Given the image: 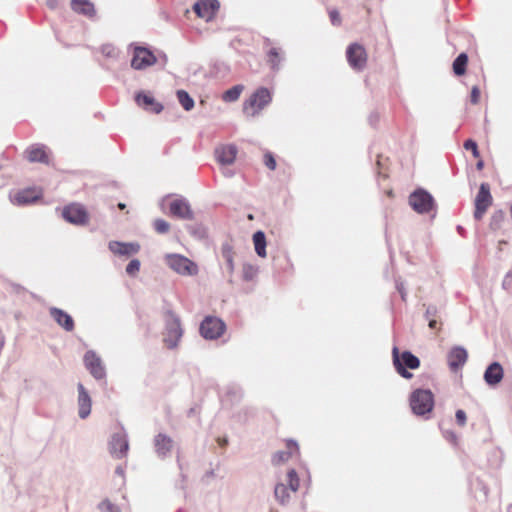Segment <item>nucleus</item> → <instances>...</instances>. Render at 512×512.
Wrapping results in <instances>:
<instances>
[{
  "mask_svg": "<svg viewBox=\"0 0 512 512\" xmlns=\"http://www.w3.org/2000/svg\"><path fill=\"white\" fill-rule=\"evenodd\" d=\"M182 336L183 329L180 318L172 310H167L165 313V332L163 339L165 345L169 349L176 348Z\"/></svg>",
  "mask_w": 512,
  "mask_h": 512,
  "instance_id": "f257e3e1",
  "label": "nucleus"
},
{
  "mask_svg": "<svg viewBox=\"0 0 512 512\" xmlns=\"http://www.w3.org/2000/svg\"><path fill=\"white\" fill-rule=\"evenodd\" d=\"M393 364L396 371L405 379L412 378V373L408 369L414 370L420 366V360L410 351L399 352L395 346L392 350Z\"/></svg>",
  "mask_w": 512,
  "mask_h": 512,
  "instance_id": "f03ea898",
  "label": "nucleus"
},
{
  "mask_svg": "<svg viewBox=\"0 0 512 512\" xmlns=\"http://www.w3.org/2000/svg\"><path fill=\"white\" fill-rule=\"evenodd\" d=\"M409 205L418 214H436V202L434 197L425 189L418 188L414 190L408 198Z\"/></svg>",
  "mask_w": 512,
  "mask_h": 512,
  "instance_id": "7ed1b4c3",
  "label": "nucleus"
},
{
  "mask_svg": "<svg viewBox=\"0 0 512 512\" xmlns=\"http://www.w3.org/2000/svg\"><path fill=\"white\" fill-rule=\"evenodd\" d=\"M410 406L416 415L430 413L434 406V396L430 390L417 389L410 396Z\"/></svg>",
  "mask_w": 512,
  "mask_h": 512,
  "instance_id": "20e7f679",
  "label": "nucleus"
},
{
  "mask_svg": "<svg viewBox=\"0 0 512 512\" xmlns=\"http://www.w3.org/2000/svg\"><path fill=\"white\" fill-rule=\"evenodd\" d=\"M165 262L174 272L180 275L193 276L198 273V266L183 255L167 254Z\"/></svg>",
  "mask_w": 512,
  "mask_h": 512,
  "instance_id": "39448f33",
  "label": "nucleus"
},
{
  "mask_svg": "<svg viewBox=\"0 0 512 512\" xmlns=\"http://www.w3.org/2000/svg\"><path fill=\"white\" fill-rule=\"evenodd\" d=\"M272 100L269 90L265 87L257 89L244 103L243 110L246 114L254 116Z\"/></svg>",
  "mask_w": 512,
  "mask_h": 512,
  "instance_id": "423d86ee",
  "label": "nucleus"
},
{
  "mask_svg": "<svg viewBox=\"0 0 512 512\" xmlns=\"http://www.w3.org/2000/svg\"><path fill=\"white\" fill-rule=\"evenodd\" d=\"M225 329V323L220 318L213 316L205 317L200 324V334L205 339H217L222 336Z\"/></svg>",
  "mask_w": 512,
  "mask_h": 512,
  "instance_id": "0eeeda50",
  "label": "nucleus"
},
{
  "mask_svg": "<svg viewBox=\"0 0 512 512\" xmlns=\"http://www.w3.org/2000/svg\"><path fill=\"white\" fill-rule=\"evenodd\" d=\"M62 217L69 223L76 226H84L89 222V215L84 206L73 203L65 206L62 210Z\"/></svg>",
  "mask_w": 512,
  "mask_h": 512,
  "instance_id": "6e6552de",
  "label": "nucleus"
},
{
  "mask_svg": "<svg viewBox=\"0 0 512 512\" xmlns=\"http://www.w3.org/2000/svg\"><path fill=\"white\" fill-rule=\"evenodd\" d=\"M346 58L350 67L355 71H362L367 64V53L359 43H352L347 47Z\"/></svg>",
  "mask_w": 512,
  "mask_h": 512,
  "instance_id": "1a4fd4ad",
  "label": "nucleus"
},
{
  "mask_svg": "<svg viewBox=\"0 0 512 512\" xmlns=\"http://www.w3.org/2000/svg\"><path fill=\"white\" fill-rule=\"evenodd\" d=\"M491 204L492 196L490 193V186L488 183H482L475 198L474 218L476 220L482 219Z\"/></svg>",
  "mask_w": 512,
  "mask_h": 512,
  "instance_id": "9d476101",
  "label": "nucleus"
},
{
  "mask_svg": "<svg viewBox=\"0 0 512 512\" xmlns=\"http://www.w3.org/2000/svg\"><path fill=\"white\" fill-rule=\"evenodd\" d=\"M129 443L124 431L114 433L109 442V451L112 457L122 459L127 455Z\"/></svg>",
  "mask_w": 512,
  "mask_h": 512,
  "instance_id": "9b49d317",
  "label": "nucleus"
},
{
  "mask_svg": "<svg viewBox=\"0 0 512 512\" xmlns=\"http://www.w3.org/2000/svg\"><path fill=\"white\" fill-rule=\"evenodd\" d=\"M156 62L155 55L144 47H135L131 66L136 70L145 69Z\"/></svg>",
  "mask_w": 512,
  "mask_h": 512,
  "instance_id": "f8f14e48",
  "label": "nucleus"
},
{
  "mask_svg": "<svg viewBox=\"0 0 512 512\" xmlns=\"http://www.w3.org/2000/svg\"><path fill=\"white\" fill-rule=\"evenodd\" d=\"M219 7L218 0H198L193 5V10L199 18L210 21L215 17Z\"/></svg>",
  "mask_w": 512,
  "mask_h": 512,
  "instance_id": "ddd939ff",
  "label": "nucleus"
},
{
  "mask_svg": "<svg viewBox=\"0 0 512 512\" xmlns=\"http://www.w3.org/2000/svg\"><path fill=\"white\" fill-rule=\"evenodd\" d=\"M84 363H85L87 370H89V372L95 379L101 380V379L105 378V376H106L105 367H104L100 357L97 356V354L94 351L90 350L85 353Z\"/></svg>",
  "mask_w": 512,
  "mask_h": 512,
  "instance_id": "4468645a",
  "label": "nucleus"
},
{
  "mask_svg": "<svg viewBox=\"0 0 512 512\" xmlns=\"http://www.w3.org/2000/svg\"><path fill=\"white\" fill-rule=\"evenodd\" d=\"M238 148L234 144H222L215 148L214 154L217 162L223 166L234 163Z\"/></svg>",
  "mask_w": 512,
  "mask_h": 512,
  "instance_id": "2eb2a0df",
  "label": "nucleus"
},
{
  "mask_svg": "<svg viewBox=\"0 0 512 512\" xmlns=\"http://www.w3.org/2000/svg\"><path fill=\"white\" fill-rule=\"evenodd\" d=\"M170 214L180 219H193V211L189 202L184 198L174 199L170 203Z\"/></svg>",
  "mask_w": 512,
  "mask_h": 512,
  "instance_id": "dca6fc26",
  "label": "nucleus"
},
{
  "mask_svg": "<svg viewBox=\"0 0 512 512\" xmlns=\"http://www.w3.org/2000/svg\"><path fill=\"white\" fill-rule=\"evenodd\" d=\"M174 446L173 439L164 433H159L154 437V448L159 458H166L170 455Z\"/></svg>",
  "mask_w": 512,
  "mask_h": 512,
  "instance_id": "f3484780",
  "label": "nucleus"
},
{
  "mask_svg": "<svg viewBox=\"0 0 512 512\" xmlns=\"http://www.w3.org/2000/svg\"><path fill=\"white\" fill-rule=\"evenodd\" d=\"M467 358V350L462 346H455L447 355L448 366L452 371H457L466 363Z\"/></svg>",
  "mask_w": 512,
  "mask_h": 512,
  "instance_id": "a211bd4d",
  "label": "nucleus"
},
{
  "mask_svg": "<svg viewBox=\"0 0 512 512\" xmlns=\"http://www.w3.org/2000/svg\"><path fill=\"white\" fill-rule=\"evenodd\" d=\"M78 416L86 419L91 413L92 400L82 383H78Z\"/></svg>",
  "mask_w": 512,
  "mask_h": 512,
  "instance_id": "6ab92c4d",
  "label": "nucleus"
},
{
  "mask_svg": "<svg viewBox=\"0 0 512 512\" xmlns=\"http://www.w3.org/2000/svg\"><path fill=\"white\" fill-rule=\"evenodd\" d=\"M108 248L115 255L130 256L139 252L140 245L136 242L110 241Z\"/></svg>",
  "mask_w": 512,
  "mask_h": 512,
  "instance_id": "aec40b11",
  "label": "nucleus"
},
{
  "mask_svg": "<svg viewBox=\"0 0 512 512\" xmlns=\"http://www.w3.org/2000/svg\"><path fill=\"white\" fill-rule=\"evenodd\" d=\"M49 314L53 318V320L65 331L71 332L74 329L73 318L64 310L56 307H51L49 309Z\"/></svg>",
  "mask_w": 512,
  "mask_h": 512,
  "instance_id": "412c9836",
  "label": "nucleus"
},
{
  "mask_svg": "<svg viewBox=\"0 0 512 512\" xmlns=\"http://www.w3.org/2000/svg\"><path fill=\"white\" fill-rule=\"evenodd\" d=\"M504 376V370L499 362L491 363L484 372V380L489 386L499 384Z\"/></svg>",
  "mask_w": 512,
  "mask_h": 512,
  "instance_id": "4be33fe9",
  "label": "nucleus"
},
{
  "mask_svg": "<svg viewBox=\"0 0 512 512\" xmlns=\"http://www.w3.org/2000/svg\"><path fill=\"white\" fill-rule=\"evenodd\" d=\"M135 101L138 106L157 114L163 110L162 104L156 102L152 96L142 92L135 96Z\"/></svg>",
  "mask_w": 512,
  "mask_h": 512,
  "instance_id": "5701e85b",
  "label": "nucleus"
},
{
  "mask_svg": "<svg viewBox=\"0 0 512 512\" xmlns=\"http://www.w3.org/2000/svg\"><path fill=\"white\" fill-rule=\"evenodd\" d=\"M71 8L74 12L92 18L96 14L94 4L90 0H71Z\"/></svg>",
  "mask_w": 512,
  "mask_h": 512,
  "instance_id": "b1692460",
  "label": "nucleus"
},
{
  "mask_svg": "<svg viewBox=\"0 0 512 512\" xmlns=\"http://www.w3.org/2000/svg\"><path fill=\"white\" fill-rule=\"evenodd\" d=\"M30 162L48 163V154L44 145H32L26 150Z\"/></svg>",
  "mask_w": 512,
  "mask_h": 512,
  "instance_id": "393cba45",
  "label": "nucleus"
},
{
  "mask_svg": "<svg viewBox=\"0 0 512 512\" xmlns=\"http://www.w3.org/2000/svg\"><path fill=\"white\" fill-rule=\"evenodd\" d=\"M39 198V194L36 191L31 189H24L22 191L17 192L13 198L12 202L17 205H27L31 204Z\"/></svg>",
  "mask_w": 512,
  "mask_h": 512,
  "instance_id": "a878e982",
  "label": "nucleus"
},
{
  "mask_svg": "<svg viewBox=\"0 0 512 512\" xmlns=\"http://www.w3.org/2000/svg\"><path fill=\"white\" fill-rule=\"evenodd\" d=\"M253 243L256 254L261 258H265L267 255L265 233L261 230L256 231L253 234Z\"/></svg>",
  "mask_w": 512,
  "mask_h": 512,
  "instance_id": "bb28decb",
  "label": "nucleus"
},
{
  "mask_svg": "<svg viewBox=\"0 0 512 512\" xmlns=\"http://www.w3.org/2000/svg\"><path fill=\"white\" fill-rule=\"evenodd\" d=\"M289 489L286 485H284L283 483H278L276 486H275V489H274V496L276 498V500L281 504V505H287L289 503V500H290V493H289Z\"/></svg>",
  "mask_w": 512,
  "mask_h": 512,
  "instance_id": "cd10ccee",
  "label": "nucleus"
},
{
  "mask_svg": "<svg viewBox=\"0 0 512 512\" xmlns=\"http://www.w3.org/2000/svg\"><path fill=\"white\" fill-rule=\"evenodd\" d=\"M243 396L242 388L238 385H229L226 388L225 397L226 401H230L231 404L237 403Z\"/></svg>",
  "mask_w": 512,
  "mask_h": 512,
  "instance_id": "c85d7f7f",
  "label": "nucleus"
},
{
  "mask_svg": "<svg viewBox=\"0 0 512 512\" xmlns=\"http://www.w3.org/2000/svg\"><path fill=\"white\" fill-rule=\"evenodd\" d=\"M468 56L465 53L459 54L453 61V71L457 76H461L466 71Z\"/></svg>",
  "mask_w": 512,
  "mask_h": 512,
  "instance_id": "c756f323",
  "label": "nucleus"
},
{
  "mask_svg": "<svg viewBox=\"0 0 512 512\" xmlns=\"http://www.w3.org/2000/svg\"><path fill=\"white\" fill-rule=\"evenodd\" d=\"M221 252H222L223 258L226 261L227 268H228L229 272L233 273L235 266H234V257H233L232 246L229 245L228 243L223 244Z\"/></svg>",
  "mask_w": 512,
  "mask_h": 512,
  "instance_id": "7c9ffc66",
  "label": "nucleus"
},
{
  "mask_svg": "<svg viewBox=\"0 0 512 512\" xmlns=\"http://www.w3.org/2000/svg\"><path fill=\"white\" fill-rule=\"evenodd\" d=\"M177 99L184 108V110L190 111L193 109L195 102L193 98L185 90L177 91Z\"/></svg>",
  "mask_w": 512,
  "mask_h": 512,
  "instance_id": "2f4dec72",
  "label": "nucleus"
},
{
  "mask_svg": "<svg viewBox=\"0 0 512 512\" xmlns=\"http://www.w3.org/2000/svg\"><path fill=\"white\" fill-rule=\"evenodd\" d=\"M242 90V85H235L223 93L222 99L225 102H234L239 99Z\"/></svg>",
  "mask_w": 512,
  "mask_h": 512,
  "instance_id": "473e14b6",
  "label": "nucleus"
},
{
  "mask_svg": "<svg viewBox=\"0 0 512 512\" xmlns=\"http://www.w3.org/2000/svg\"><path fill=\"white\" fill-rule=\"evenodd\" d=\"M97 508L100 512H121V509L118 505L112 503L108 498L102 500Z\"/></svg>",
  "mask_w": 512,
  "mask_h": 512,
  "instance_id": "72a5a7b5",
  "label": "nucleus"
},
{
  "mask_svg": "<svg viewBox=\"0 0 512 512\" xmlns=\"http://www.w3.org/2000/svg\"><path fill=\"white\" fill-rule=\"evenodd\" d=\"M269 63L273 70H278L280 66L279 52L277 48H271L268 52Z\"/></svg>",
  "mask_w": 512,
  "mask_h": 512,
  "instance_id": "f704fd0d",
  "label": "nucleus"
},
{
  "mask_svg": "<svg viewBox=\"0 0 512 512\" xmlns=\"http://www.w3.org/2000/svg\"><path fill=\"white\" fill-rule=\"evenodd\" d=\"M287 476L289 482L288 488H290V490H292L293 492H296L299 489V478L296 471L294 469H291L290 471H288Z\"/></svg>",
  "mask_w": 512,
  "mask_h": 512,
  "instance_id": "c9c22d12",
  "label": "nucleus"
},
{
  "mask_svg": "<svg viewBox=\"0 0 512 512\" xmlns=\"http://www.w3.org/2000/svg\"><path fill=\"white\" fill-rule=\"evenodd\" d=\"M257 274V268L251 264L243 265V278L246 281L252 280Z\"/></svg>",
  "mask_w": 512,
  "mask_h": 512,
  "instance_id": "e433bc0d",
  "label": "nucleus"
},
{
  "mask_svg": "<svg viewBox=\"0 0 512 512\" xmlns=\"http://www.w3.org/2000/svg\"><path fill=\"white\" fill-rule=\"evenodd\" d=\"M154 229L159 234H165L169 231L170 225L167 221L163 219H156L154 221Z\"/></svg>",
  "mask_w": 512,
  "mask_h": 512,
  "instance_id": "4c0bfd02",
  "label": "nucleus"
},
{
  "mask_svg": "<svg viewBox=\"0 0 512 512\" xmlns=\"http://www.w3.org/2000/svg\"><path fill=\"white\" fill-rule=\"evenodd\" d=\"M291 456L290 452L287 451H278L273 455L272 463L274 465H278L280 463L286 462Z\"/></svg>",
  "mask_w": 512,
  "mask_h": 512,
  "instance_id": "58836bf2",
  "label": "nucleus"
},
{
  "mask_svg": "<svg viewBox=\"0 0 512 512\" xmlns=\"http://www.w3.org/2000/svg\"><path fill=\"white\" fill-rule=\"evenodd\" d=\"M141 263L138 259H132L126 266V273L134 276L140 270Z\"/></svg>",
  "mask_w": 512,
  "mask_h": 512,
  "instance_id": "ea45409f",
  "label": "nucleus"
},
{
  "mask_svg": "<svg viewBox=\"0 0 512 512\" xmlns=\"http://www.w3.org/2000/svg\"><path fill=\"white\" fill-rule=\"evenodd\" d=\"M463 146L466 150H470L475 158L480 156L477 143L474 140L467 139Z\"/></svg>",
  "mask_w": 512,
  "mask_h": 512,
  "instance_id": "a19ab883",
  "label": "nucleus"
},
{
  "mask_svg": "<svg viewBox=\"0 0 512 512\" xmlns=\"http://www.w3.org/2000/svg\"><path fill=\"white\" fill-rule=\"evenodd\" d=\"M330 21L334 26H339L341 24V17L339 12L336 9H332L329 11Z\"/></svg>",
  "mask_w": 512,
  "mask_h": 512,
  "instance_id": "79ce46f5",
  "label": "nucleus"
},
{
  "mask_svg": "<svg viewBox=\"0 0 512 512\" xmlns=\"http://www.w3.org/2000/svg\"><path fill=\"white\" fill-rule=\"evenodd\" d=\"M438 308L435 306V305H429L427 308H426V311H425V319H435V317H437L438 315Z\"/></svg>",
  "mask_w": 512,
  "mask_h": 512,
  "instance_id": "37998d69",
  "label": "nucleus"
},
{
  "mask_svg": "<svg viewBox=\"0 0 512 512\" xmlns=\"http://www.w3.org/2000/svg\"><path fill=\"white\" fill-rule=\"evenodd\" d=\"M264 163L270 170H275L276 161L271 153H266L264 156Z\"/></svg>",
  "mask_w": 512,
  "mask_h": 512,
  "instance_id": "c03bdc74",
  "label": "nucleus"
},
{
  "mask_svg": "<svg viewBox=\"0 0 512 512\" xmlns=\"http://www.w3.org/2000/svg\"><path fill=\"white\" fill-rule=\"evenodd\" d=\"M396 288L398 290V292L400 293L401 295V299L403 301H406V297H407V291L405 289V286H404V282L401 281L400 279L399 280H396Z\"/></svg>",
  "mask_w": 512,
  "mask_h": 512,
  "instance_id": "a18cd8bd",
  "label": "nucleus"
},
{
  "mask_svg": "<svg viewBox=\"0 0 512 512\" xmlns=\"http://www.w3.org/2000/svg\"><path fill=\"white\" fill-rule=\"evenodd\" d=\"M455 417H456V421L457 423L460 425V426H464L466 424V413L459 409L456 411V414H455Z\"/></svg>",
  "mask_w": 512,
  "mask_h": 512,
  "instance_id": "49530a36",
  "label": "nucleus"
},
{
  "mask_svg": "<svg viewBox=\"0 0 512 512\" xmlns=\"http://www.w3.org/2000/svg\"><path fill=\"white\" fill-rule=\"evenodd\" d=\"M479 97H480V90L477 86H474L471 90V95H470L471 103L477 104L479 102Z\"/></svg>",
  "mask_w": 512,
  "mask_h": 512,
  "instance_id": "de8ad7c7",
  "label": "nucleus"
},
{
  "mask_svg": "<svg viewBox=\"0 0 512 512\" xmlns=\"http://www.w3.org/2000/svg\"><path fill=\"white\" fill-rule=\"evenodd\" d=\"M217 442L221 447H225L228 444V439L226 437H219L217 438Z\"/></svg>",
  "mask_w": 512,
  "mask_h": 512,
  "instance_id": "09e8293b",
  "label": "nucleus"
},
{
  "mask_svg": "<svg viewBox=\"0 0 512 512\" xmlns=\"http://www.w3.org/2000/svg\"><path fill=\"white\" fill-rule=\"evenodd\" d=\"M428 320V326L431 328V329H435L437 327V321L436 319H427Z\"/></svg>",
  "mask_w": 512,
  "mask_h": 512,
  "instance_id": "8fccbe9b",
  "label": "nucleus"
},
{
  "mask_svg": "<svg viewBox=\"0 0 512 512\" xmlns=\"http://www.w3.org/2000/svg\"><path fill=\"white\" fill-rule=\"evenodd\" d=\"M287 447L290 449L291 447H294L295 449H298V444L294 440H288L287 441Z\"/></svg>",
  "mask_w": 512,
  "mask_h": 512,
  "instance_id": "3c124183",
  "label": "nucleus"
},
{
  "mask_svg": "<svg viewBox=\"0 0 512 512\" xmlns=\"http://www.w3.org/2000/svg\"><path fill=\"white\" fill-rule=\"evenodd\" d=\"M223 175H224L225 177H229V178H230V177L234 176V172H233L232 170H230V169H225V170L223 171Z\"/></svg>",
  "mask_w": 512,
  "mask_h": 512,
  "instance_id": "603ef678",
  "label": "nucleus"
},
{
  "mask_svg": "<svg viewBox=\"0 0 512 512\" xmlns=\"http://www.w3.org/2000/svg\"><path fill=\"white\" fill-rule=\"evenodd\" d=\"M115 472L118 474V475H123L124 474V470L122 469V467L118 466L115 470Z\"/></svg>",
  "mask_w": 512,
  "mask_h": 512,
  "instance_id": "864d4df0",
  "label": "nucleus"
},
{
  "mask_svg": "<svg viewBox=\"0 0 512 512\" xmlns=\"http://www.w3.org/2000/svg\"><path fill=\"white\" fill-rule=\"evenodd\" d=\"M48 5L51 8H55L56 7V0H48Z\"/></svg>",
  "mask_w": 512,
  "mask_h": 512,
  "instance_id": "5fc2aeb1",
  "label": "nucleus"
},
{
  "mask_svg": "<svg viewBox=\"0 0 512 512\" xmlns=\"http://www.w3.org/2000/svg\"><path fill=\"white\" fill-rule=\"evenodd\" d=\"M483 166H484L483 161H478L477 164H476V167H477L478 170H481L483 168Z\"/></svg>",
  "mask_w": 512,
  "mask_h": 512,
  "instance_id": "6e6d98bb",
  "label": "nucleus"
},
{
  "mask_svg": "<svg viewBox=\"0 0 512 512\" xmlns=\"http://www.w3.org/2000/svg\"><path fill=\"white\" fill-rule=\"evenodd\" d=\"M447 437L451 438V440H455L456 439V435L453 432H448L447 433Z\"/></svg>",
  "mask_w": 512,
  "mask_h": 512,
  "instance_id": "4d7b16f0",
  "label": "nucleus"
},
{
  "mask_svg": "<svg viewBox=\"0 0 512 512\" xmlns=\"http://www.w3.org/2000/svg\"><path fill=\"white\" fill-rule=\"evenodd\" d=\"M118 207H119L120 209H124V208H125V204H123V203H119Z\"/></svg>",
  "mask_w": 512,
  "mask_h": 512,
  "instance_id": "13d9d810",
  "label": "nucleus"
}]
</instances>
